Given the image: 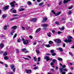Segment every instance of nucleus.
Masks as SVG:
<instances>
[{"label":"nucleus","instance_id":"obj_29","mask_svg":"<svg viewBox=\"0 0 74 74\" xmlns=\"http://www.w3.org/2000/svg\"><path fill=\"white\" fill-rule=\"evenodd\" d=\"M17 36V34H14V35L13 37V39H14V38H16V37Z\"/></svg>","mask_w":74,"mask_h":74},{"label":"nucleus","instance_id":"obj_63","mask_svg":"<svg viewBox=\"0 0 74 74\" xmlns=\"http://www.w3.org/2000/svg\"><path fill=\"white\" fill-rule=\"evenodd\" d=\"M29 29H30V27H27L26 28V29L27 30H29Z\"/></svg>","mask_w":74,"mask_h":74},{"label":"nucleus","instance_id":"obj_11","mask_svg":"<svg viewBox=\"0 0 74 74\" xmlns=\"http://www.w3.org/2000/svg\"><path fill=\"white\" fill-rule=\"evenodd\" d=\"M12 29L14 30H16L17 29V26L16 25L12 27Z\"/></svg>","mask_w":74,"mask_h":74},{"label":"nucleus","instance_id":"obj_4","mask_svg":"<svg viewBox=\"0 0 74 74\" xmlns=\"http://www.w3.org/2000/svg\"><path fill=\"white\" fill-rule=\"evenodd\" d=\"M14 3H15V1L11 2L10 3V5H11V7H15V5Z\"/></svg>","mask_w":74,"mask_h":74},{"label":"nucleus","instance_id":"obj_5","mask_svg":"<svg viewBox=\"0 0 74 74\" xmlns=\"http://www.w3.org/2000/svg\"><path fill=\"white\" fill-rule=\"evenodd\" d=\"M48 20V18L47 17H44L43 18V20L42 21V23H45V22L46 21H47Z\"/></svg>","mask_w":74,"mask_h":74},{"label":"nucleus","instance_id":"obj_25","mask_svg":"<svg viewBox=\"0 0 74 74\" xmlns=\"http://www.w3.org/2000/svg\"><path fill=\"white\" fill-rule=\"evenodd\" d=\"M2 17L3 19H4L5 18H6V17H7V16L6 15H3L2 16Z\"/></svg>","mask_w":74,"mask_h":74},{"label":"nucleus","instance_id":"obj_50","mask_svg":"<svg viewBox=\"0 0 74 74\" xmlns=\"http://www.w3.org/2000/svg\"><path fill=\"white\" fill-rule=\"evenodd\" d=\"M62 69H64V68H66V66L65 65H64L62 66Z\"/></svg>","mask_w":74,"mask_h":74},{"label":"nucleus","instance_id":"obj_36","mask_svg":"<svg viewBox=\"0 0 74 74\" xmlns=\"http://www.w3.org/2000/svg\"><path fill=\"white\" fill-rule=\"evenodd\" d=\"M8 74H14V73L12 71L11 72H8Z\"/></svg>","mask_w":74,"mask_h":74},{"label":"nucleus","instance_id":"obj_26","mask_svg":"<svg viewBox=\"0 0 74 74\" xmlns=\"http://www.w3.org/2000/svg\"><path fill=\"white\" fill-rule=\"evenodd\" d=\"M6 55H7V51H5L3 54V56H5Z\"/></svg>","mask_w":74,"mask_h":74},{"label":"nucleus","instance_id":"obj_22","mask_svg":"<svg viewBox=\"0 0 74 74\" xmlns=\"http://www.w3.org/2000/svg\"><path fill=\"white\" fill-rule=\"evenodd\" d=\"M57 62V60L56 59H53L52 60V62H53V63H55V62Z\"/></svg>","mask_w":74,"mask_h":74},{"label":"nucleus","instance_id":"obj_15","mask_svg":"<svg viewBox=\"0 0 74 74\" xmlns=\"http://www.w3.org/2000/svg\"><path fill=\"white\" fill-rule=\"evenodd\" d=\"M49 45H52V44L53 43V42L51 40H50L49 42Z\"/></svg>","mask_w":74,"mask_h":74},{"label":"nucleus","instance_id":"obj_49","mask_svg":"<svg viewBox=\"0 0 74 74\" xmlns=\"http://www.w3.org/2000/svg\"><path fill=\"white\" fill-rule=\"evenodd\" d=\"M61 33H62V32L60 31H58L57 32V33L58 34H60Z\"/></svg>","mask_w":74,"mask_h":74},{"label":"nucleus","instance_id":"obj_24","mask_svg":"<svg viewBox=\"0 0 74 74\" xmlns=\"http://www.w3.org/2000/svg\"><path fill=\"white\" fill-rule=\"evenodd\" d=\"M45 47H47V48H49V47H51L50 45H49V44L46 45H45Z\"/></svg>","mask_w":74,"mask_h":74},{"label":"nucleus","instance_id":"obj_17","mask_svg":"<svg viewBox=\"0 0 74 74\" xmlns=\"http://www.w3.org/2000/svg\"><path fill=\"white\" fill-rule=\"evenodd\" d=\"M58 49L60 51V52L63 51V49L62 47H59L58 48Z\"/></svg>","mask_w":74,"mask_h":74},{"label":"nucleus","instance_id":"obj_20","mask_svg":"<svg viewBox=\"0 0 74 74\" xmlns=\"http://www.w3.org/2000/svg\"><path fill=\"white\" fill-rule=\"evenodd\" d=\"M58 60H59V61H61V62L63 61V59L60 58H58Z\"/></svg>","mask_w":74,"mask_h":74},{"label":"nucleus","instance_id":"obj_34","mask_svg":"<svg viewBox=\"0 0 74 74\" xmlns=\"http://www.w3.org/2000/svg\"><path fill=\"white\" fill-rule=\"evenodd\" d=\"M38 62H40V61H41V60H40V59H41V58H40L38 57Z\"/></svg>","mask_w":74,"mask_h":74},{"label":"nucleus","instance_id":"obj_55","mask_svg":"<svg viewBox=\"0 0 74 74\" xmlns=\"http://www.w3.org/2000/svg\"><path fill=\"white\" fill-rule=\"evenodd\" d=\"M63 47H66V44L65 43L63 44Z\"/></svg>","mask_w":74,"mask_h":74},{"label":"nucleus","instance_id":"obj_16","mask_svg":"<svg viewBox=\"0 0 74 74\" xmlns=\"http://www.w3.org/2000/svg\"><path fill=\"white\" fill-rule=\"evenodd\" d=\"M0 47L1 48V49H2V48H3V47H4V45H3V43H1L0 45Z\"/></svg>","mask_w":74,"mask_h":74},{"label":"nucleus","instance_id":"obj_52","mask_svg":"<svg viewBox=\"0 0 74 74\" xmlns=\"http://www.w3.org/2000/svg\"><path fill=\"white\" fill-rule=\"evenodd\" d=\"M61 73L62 74H66V72L65 71L62 72Z\"/></svg>","mask_w":74,"mask_h":74},{"label":"nucleus","instance_id":"obj_51","mask_svg":"<svg viewBox=\"0 0 74 74\" xmlns=\"http://www.w3.org/2000/svg\"><path fill=\"white\" fill-rule=\"evenodd\" d=\"M50 65H51V66H53V65H54V64L53 63V62H51Z\"/></svg>","mask_w":74,"mask_h":74},{"label":"nucleus","instance_id":"obj_38","mask_svg":"<svg viewBox=\"0 0 74 74\" xmlns=\"http://www.w3.org/2000/svg\"><path fill=\"white\" fill-rule=\"evenodd\" d=\"M22 51L23 52H24V51H26V48H24L22 49Z\"/></svg>","mask_w":74,"mask_h":74},{"label":"nucleus","instance_id":"obj_48","mask_svg":"<svg viewBox=\"0 0 74 74\" xmlns=\"http://www.w3.org/2000/svg\"><path fill=\"white\" fill-rule=\"evenodd\" d=\"M71 14V11L70 10L68 12V14L70 15Z\"/></svg>","mask_w":74,"mask_h":74},{"label":"nucleus","instance_id":"obj_64","mask_svg":"<svg viewBox=\"0 0 74 74\" xmlns=\"http://www.w3.org/2000/svg\"><path fill=\"white\" fill-rule=\"evenodd\" d=\"M5 67H8V65H7V64H5Z\"/></svg>","mask_w":74,"mask_h":74},{"label":"nucleus","instance_id":"obj_19","mask_svg":"<svg viewBox=\"0 0 74 74\" xmlns=\"http://www.w3.org/2000/svg\"><path fill=\"white\" fill-rule=\"evenodd\" d=\"M18 17L13 18H11L10 19V20L11 21H13V20H14V19H18Z\"/></svg>","mask_w":74,"mask_h":74},{"label":"nucleus","instance_id":"obj_53","mask_svg":"<svg viewBox=\"0 0 74 74\" xmlns=\"http://www.w3.org/2000/svg\"><path fill=\"white\" fill-rule=\"evenodd\" d=\"M29 37L31 39H33V36H29Z\"/></svg>","mask_w":74,"mask_h":74},{"label":"nucleus","instance_id":"obj_1","mask_svg":"<svg viewBox=\"0 0 74 74\" xmlns=\"http://www.w3.org/2000/svg\"><path fill=\"white\" fill-rule=\"evenodd\" d=\"M67 38L68 39H65L64 40V42H65L66 43H68V42H72V40H71V39H73V37L72 36L69 35L68 36Z\"/></svg>","mask_w":74,"mask_h":74},{"label":"nucleus","instance_id":"obj_2","mask_svg":"<svg viewBox=\"0 0 74 74\" xmlns=\"http://www.w3.org/2000/svg\"><path fill=\"white\" fill-rule=\"evenodd\" d=\"M54 41L57 43L58 44H59V43H61L62 42V40L60 39H56L54 40Z\"/></svg>","mask_w":74,"mask_h":74},{"label":"nucleus","instance_id":"obj_18","mask_svg":"<svg viewBox=\"0 0 74 74\" xmlns=\"http://www.w3.org/2000/svg\"><path fill=\"white\" fill-rule=\"evenodd\" d=\"M47 35L48 37H51V32H49V33H47Z\"/></svg>","mask_w":74,"mask_h":74},{"label":"nucleus","instance_id":"obj_6","mask_svg":"<svg viewBox=\"0 0 74 74\" xmlns=\"http://www.w3.org/2000/svg\"><path fill=\"white\" fill-rule=\"evenodd\" d=\"M14 67L15 66L14 65H10V67L12 68V69H13L12 71H13L14 73H15V68H14Z\"/></svg>","mask_w":74,"mask_h":74},{"label":"nucleus","instance_id":"obj_54","mask_svg":"<svg viewBox=\"0 0 74 74\" xmlns=\"http://www.w3.org/2000/svg\"><path fill=\"white\" fill-rule=\"evenodd\" d=\"M55 23L56 24V25H59V22H56Z\"/></svg>","mask_w":74,"mask_h":74},{"label":"nucleus","instance_id":"obj_30","mask_svg":"<svg viewBox=\"0 0 74 74\" xmlns=\"http://www.w3.org/2000/svg\"><path fill=\"white\" fill-rule=\"evenodd\" d=\"M56 53H53L51 54L52 56H56Z\"/></svg>","mask_w":74,"mask_h":74},{"label":"nucleus","instance_id":"obj_39","mask_svg":"<svg viewBox=\"0 0 74 74\" xmlns=\"http://www.w3.org/2000/svg\"><path fill=\"white\" fill-rule=\"evenodd\" d=\"M13 13H16V10H13L12 11Z\"/></svg>","mask_w":74,"mask_h":74},{"label":"nucleus","instance_id":"obj_47","mask_svg":"<svg viewBox=\"0 0 74 74\" xmlns=\"http://www.w3.org/2000/svg\"><path fill=\"white\" fill-rule=\"evenodd\" d=\"M21 40L20 38L18 39L17 41L18 42H21V40Z\"/></svg>","mask_w":74,"mask_h":74},{"label":"nucleus","instance_id":"obj_60","mask_svg":"<svg viewBox=\"0 0 74 74\" xmlns=\"http://www.w3.org/2000/svg\"><path fill=\"white\" fill-rule=\"evenodd\" d=\"M4 53V52L3 51H1L0 52V53L1 54H3Z\"/></svg>","mask_w":74,"mask_h":74},{"label":"nucleus","instance_id":"obj_37","mask_svg":"<svg viewBox=\"0 0 74 74\" xmlns=\"http://www.w3.org/2000/svg\"><path fill=\"white\" fill-rule=\"evenodd\" d=\"M63 3H68V2H67V1H66V0H64L63 1Z\"/></svg>","mask_w":74,"mask_h":74},{"label":"nucleus","instance_id":"obj_9","mask_svg":"<svg viewBox=\"0 0 74 74\" xmlns=\"http://www.w3.org/2000/svg\"><path fill=\"white\" fill-rule=\"evenodd\" d=\"M30 22H32L33 21L34 22H36L37 21V18H34L30 20Z\"/></svg>","mask_w":74,"mask_h":74},{"label":"nucleus","instance_id":"obj_62","mask_svg":"<svg viewBox=\"0 0 74 74\" xmlns=\"http://www.w3.org/2000/svg\"><path fill=\"white\" fill-rule=\"evenodd\" d=\"M34 45H36L37 44V42H34Z\"/></svg>","mask_w":74,"mask_h":74},{"label":"nucleus","instance_id":"obj_46","mask_svg":"<svg viewBox=\"0 0 74 74\" xmlns=\"http://www.w3.org/2000/svg\"><path fill=\"white\" fill-rule=\"evenodd\" d=\"M51 12L53 13V14H55V15L56 14V13H55V12H54V11H53V10H52Z\"/></svg>","mask_w":74,"mask_h":74},{"label":"nucleus","instance_id":"obj_32","mask_svg":"<svg viewBox=\"0 0 74 74\" xmlns=\"http://www.w3.org/2000/svg\"><path fill=\"white\" fill-rule=\"evenodd\" d=\"M7 25H5L4 28V30H7Z\"/></svg>","mask_w":74,"mask_h":74},{"label":"nucleus","instance_id":"obj_44","mask_svg":"<svg viewBox=\"0 0 74 74\" xmlns=\"http://www.w3.org/2000/svg\"><path fill=\"white\" fill-rule=\"evenodd\" d=\"M54 50H50V52H51V53H53V52H54Z\"/></svg>","mask_w":74,"mask_h":74},{"label":"nucleus","instance_id":"obj_13","mask_svg":"<svg viewBox=\"0 0 74 74\" xmlns=\"http://www.w3.org/2000/svg\"><path fill=\"white\" fill-rule=\"evenodd\" d=\"M60 14H61V12H57L56 14L55 15L56 16H58V15H59Z\"/></svg>","mask_w":74,"mask_h":74},{"label":"nucleus","instance_id":"obj_7","mask_svg":"<svg viewBox=\"0 0 74 74\" xmlns=\"http://www.w3.org/2000/svg\"><path fill=\"white\" fill-rule=\"evenodd\" d=\"M63 70H64V71H67L66 69L64 68L63 69L62 68H60V71L61 73L63 71Z\"/></svg>","mask_w":74,"mask_h":74},{"label":"nucleus","instance_id":"obj_31","mask_svg":"<svg viewBox=\"0 0 74 74\" xmlns=\"http://www.w3.org/2000/svg\"><path fill=\"white\" fill-rule=\"evenodd\" d=\"M38 69V66H35L34 68V70H37V69Z\"/></svg>","mask_w":74,"mask_h":74},{"label":"nucleus","instance_id":"obj_58","mask_svg":"<svg viewBox=\"0 0 74 74\" xmlns=\"http://www.w3.org/2000/svg\"><path fill=\"white\" fill-rule=\"evenodd\" d=\"M50 71H52L53 72H54V70H53V69H51Z\"/></svg>","mask_w":74,"mask_h":74},{"label":"nucleus","instance_id":"obj_42","mask_svg":"<svg viewBox=\"0 0 74 74\" xmlns=\"http://www.w3.org/2000/svg\"><path fill=\"white\" fill-rule=\"evenodd\" d=\"M73 5H71V7H70L69 8V10H71L72 8H73Z\"/></svg>","mask_w":74,"mask_h":74},{"label":"nucleus","instance_id":"obj_8","mask_svg":"<svg viewBox=\"0 0 74 74\" xmlns=\"http://www.w3.org/2000/svg\"><path fill=\"white\" fill-rule=\"evenodd\" d=\"M25 71H26V73L29 74V73H32V70L30 69L27 70V69H26Z\"/></svg>","mask_w":74,"mask_h":74},{"label":"nucleus","instance_id":"obj_43","mask_svg":"<svg viewBox=\"0 0 74 74\" xmlns=\"http://www.w3.org/2000/svg\"><path fill=\"white\" fill-rule=\"evenodd\" d=\"M16 51L17 53H19V51L18 49H16Z\"/></svg>","mask_w":74,"mask_h":74},{"label":"nucleus","instance_id":"obj_23","mask_svg":"<svg viewBox=\"0 0 74 74\" xmlns=\"http://www.w3.org/2000/svg\"><path fill=\"white\" fill-rule=\"evenodd\" d=\"M27 3L28 5H31L32 4V2L30 1H28Z\"/></svg>","mask_w":74,"mask_h":74},{"label":"nucleus","instance_id":"obj_59","mask_svg":"<svg viewBox=\"0 0 74 74\" xmlns=\"http://www.w3.org/2000/svg\"><path fill=\"white\" fill-rule=\"evenodd\" d=\"M50 60V58H49L46 60V61H48V60Z\"/></svg>","mask_w":74,"mask_h":74},{"label":"nucleus","instance_id":"obj_41","mask_svg":"<svg viewBox=\"0 0 74 74\" xmlns=\"http://www.w3.org/2000/svg\"><path fill=\"white\" fill-rule=\"evenodd\" d=\"M51 32L53 34L55 33V31L54 30H51Z\"/></svg>","mask_w":74,"mask_h":74},{"label":"nucleus","instance_id":"obj_27","mask_svg":"<svg viewBox=\"0 0 74 74\" xmlns=\"http://www.w3.org/2000/svg\"><path fill=\"white\" fill-rule=\"evenodd\" d=\"M4 59H5V60H8V59H9V58H8L7 56H5L4 57Z\"/></svg>","mask_w":74,"mask_h":74},{"label":"nucleus","instance_id":"obj_45","mask_svg":"<svg viewBox=\"0 0 74 74\" xmlns=\"http://www.w3.org/2000/svg\"><path fill=\"white\" fill-rule=\"evenodd\" d=\"M13 16H19V15H18V14H13Z\"/></svg>","mask_w":74,"mask_h":74},{"label":"nucleus","instance_id":"obj_57","mask_svg":"<svg viewBox=\"0 0 74 74\" xmlns=\"http://www.w3.org/2000/svg\"><path fill=\"white\" fill-rule=\"evenodd\" d=\"M22 28L23 30H25V27H23V26L22 27Z\"/></svg>","mask_w":74,"mask_h":74},{"label":"nucleus","instance_id":"obj_10","mask_svg":"<svg viewBox=\"0 0 74 74\" xmlns=\"http://www.w3.org/2000/svg\"><path fill=\"white\" fill-rule=\"evenodd\" d=\"M8 7H9V5L5 6L3 8V10H8Z\"/></svg>","mask_w":74,"mask_h":74},{"label":"nucleus","instance_id":"obj_40","mask_svg":"<svg viewBox=\"0 0 74 74\" xmlns=\"http://www.w3.org/2000/svg\"><path fill=\"white\" fill-rule=\"evenodd\" d=\"M43 4H44V3L43 2L40 3L39 4V6H41V5H42Z\"/></svg>","mask_w":74,"mask_h":74},{"label":"nucleus","instance_id":"obj_14","mask_svg":"<svg viewBox=\"0 0 74 74\" xmlns=\"http://www.w3.org/2000/svg\"><path fill=\"white\" fill-rule=\"evenodd\" d=\"M48 25L47 24H43L42 25V27H48Z\"/></svg>","mask_w":74,"mask_h":74},{"label":"nucleus","instance_id":"obj_61","mask_svg":"<svg viewBox=\"0 0 74 74\" xmlns=\"http://www.w3.org/2000/svg\"><path fill=\"white\" fill-rule=\"evenodd\" d=\"M46 29H47V28L46 27H44L43 28V29H44V30H45V31L46 30Z\"/></svg>","mask_w":74,"mask_h":74},{"label":"nucleus","instance_id":"obj_56","mask_svg":"<svg viewBox=\"0 0 74 74\" xmlns=\"http://www.w3.org/2000/svg\"><path fill=\"white\" fill-rule=\"evenodd\" d=\"M61 4H62V1H60V2H59L58 3L59 5H61Z\"/></svg>","mask_w":74,"mask_h":74},{"label":"nucleus","instance_id":"obj_35","mask_svg":"<svg viewBox=\"0 0 74 74\" xmlns=\"http://www.w3.org/2000/svg\"><path fill=\"white\" fill-rule=\"evenodd\" d=\"M23 10H25V9L22 8L20 9L19 10V12H21V11H23Z\"/></svg>","mask_w":74,"mask_h":74},{"label":"nucleus","instance_id":"obj_3","mask_svg":"<svg viewBox=\"0 0 74 74\" xmlns=\"http://www.w3.org/2000/svg\"><path fill=\"white\" fill-rule=\"evenodd\" d=\"M22 40L23 41V43L24 44H25V45H27V44H29V40H26V41H27L26 42V41H25V39H24V38H23L22 39Z\"/></svg>","mask_w":74,"mask_h":74},{"label":"nucleus","instance_id":"obj_12","mask_svg":"<svg viewBox=\"0 0 74 74\" xmlns=\"http://www.w3.org/2000/svg\"><path fill=\"white\" fill-rule=\"evenodd\" d=\"M40 31H41V28H39L38 29H36V33H38V32H40Z\"/></svg>","mask_w":74,"mask_h":74},{"label":"nucleus","instance_id":"obj_33","mask_svg":"<svg viewBox=\"0 0 74 74\" xmlns=\"http://www.w3.org/2000/svg\"><path fill=\"white\" fill-rule=\"evenodd\" d=\"M36 52L37 54H39L40 53V51L38 50H36Z\"/></svg>","mask_w":74,"mask_h":74},{"label":"nucleus","instance_id":"obj_21","mask_svg":"<svg viewBox=\"0 0 74 74\" xmlns=\"http://www.w3.org/2000/svg\"><path fill=\"white\" fill-rule=\"evenodd\" d=\"M49 58V56H46L44 57V59L47 60Z\"/></svg>","mask_w":74,"mask_h":74},{"label":"nucleus","instance_id":"obj_28","mask_svg":"<svg viewBox=\"0 0 74 74\" xmlns=\"http://www.w3.org/2000/svg\"><path fill=\"white\" fill-rule=\"evenodd\" d=\"M33 58L34 59V61L35 62H37V59L35 57H34Z\"/></svg>","mask_w":74,"mask_h":74}]
</instances>
